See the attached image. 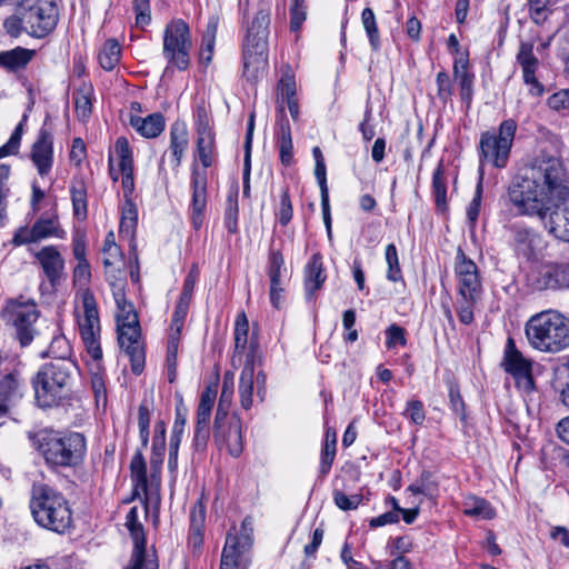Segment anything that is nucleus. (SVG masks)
Returning <instances> with one entry per match:
<instances>
[{"instance_id":"1","label":"nucleus","mask_w":569,"mask_h":569,"mask_svg":"<svg viewBox=\"0 0 569 569\" xmlns=\"http://www.w3.org/2000/svg\"><path fill=\"white\" fill-rule=\"evenodd\" d=\"M508 199L520 214L539 218L550 234L569 242V177L559 158L539 154L522 167Z\"/></svg>"},{"instance_id":"2","label":"nucleus","mask_w":569,"mask_h":569,"mask_svg":"<svg viewBox=\"0 0 569 569\" xmlns=\"http://www.w3.org/2000/svg\"><path fill=\"white\" fill-rule=\"evenodd\" d=\"M124 280L116 278L110 281L112 296L117 305V329L120 347L130 357L131 369L136 375H140L144 366V351L139 341L140 326L138 315L133 305L127 300L124 292Z\"/></svg>"},{"instance_id":"3","label":"nucleus","mask_w":569,"mask_h":569,"mask_svg":"<svg viewBox=\"0 0 569 569\" xmlns=\"http://www.w3.org/2000/svg\"><path fill=\"white\" fill-rule=\"evenodd\" d=\"M59 11L53 0H22L3 28L11 37L27 33L34 38L48 36L57 26Z\"/></svg>"},{"instance_id":"4","label":"nucleus","mask_w":569,"mask_h":569,"mask_svg":"<svg viewBox=\"0 0 569 569\" xmlns=\"http://www.w3.org/2000/svg\"><path fill=\"white\" fill-rule=\"evenodd\" d=\"M30 510L34 521L44 529L63 533L71 527L72 511L68 500L47 483L32 485Z\"/></svg>"},{"instance_id":"5","label":"nucleus","mask_w":569,"mask_h":569,"mask_svg":"<svg viewBox=\"0 0 569 569\" xmlns=\"http://www.w3.org/2000/svg\"><path fill=\"white\" fill-rule=\"evenodd\" d=\"M525 333L533 349L558 353L569 347V319L557 310H545L528 319Z\"/></svg>"},{"instance_id":"6","label":"nucleus","mask_w":569,"mask_h":569,"mask_svg":"<svg viewBox=\"0 0 569 569\" xmlns=\"http://www.w3.org/2000/svg\"><path fill=\"white\" fill-rule=\"evenodd\" d=\"M76 370L71 359H53L41 366L31 381L39 407L50 408L64 399Z\"/></svg>"},{"instance_id":"7","label":"nucleus","mask_w":569,"mask_h":569,"mask_svg":"<svg viewBox=\"0 0 569 569\" xmlns=\"http://www.w3.org/2000/svg\"><path fill=\"white\" fill-rule=\"evenodd\" d=\"M455 278L457 282L456 311L461 323L473 321V310L482 298V281L477 264L458 248L455 259Z\"/></svg>"},{"instance_id":"8","label":"nucleus","mask_w":569,"mask_h":569,"mask_svg":"<svg viewBox=\"0 0 569 569\" xmlns=\"http://www.w3.org/2000/svg\"><path fill=\"white\" fill-rule=\"evenodd\" d=\"M38 450L52 467H76L87 451L86 438L79 432L43 430L37 435Z\"/></svg>"},{"instance_id":"9","label":"nucleus","mask_w":569,"mask_h":569,"mask_svg":"<svg viewBox=\"0 0 569 569\" xmlns=\"http://www.w3.org/2000/svg\"><path fill=\"white\" fill-rule=\"evenodd\" d=\"M197 151L203 168L213 163L214 137L197 138ZM191 223L194 229H200L203 222L207 207L208 177L206 169L200 170L196 164L191 171Z\"/></svg>"},{"instance_id":"10","label":"nucleus","mask_w":569,"mask_h":569,"mask_svg":"<svg viewBox=\"0 0 569 569\" xmlns=\"http://www.w3.org/2000/svg\"><path fill=\"white\" fill-rule=\"evenodd\" d=\"M193 47L192 36L187 22L182 19H173L166 24L163 30L162 54L168 61L164 74L171 68L186 71L190 67V52Z\"/></svg>"},{"instance_id":"11","label":"nucleus","mask_w":569,"mask_h":569,"mask_svg":"<svg viewBox=\"0 0 569 569\" xmlns=\"http://www.w3.org/2000/svg\"><path fill=\"white\" fill-rule=\"evenodd\" d=\"M40 317L37 303L30 299L10 300L4 309L3 319L13 329L14 337L21 347L31 345L39 335L36 323Z\"/></svg>"},{"instance_id":"12","label":"nucleus","mask_w":569,"mask_h":569,"mask_svg":"<svg viewBox=\"0 0 569 569\" xmlns=\"http://www.w3.org/2000/svg\"><path fill=\"white\" fill-rule=\"evenodd\" d=\"M253 527L250 518H244L240 529L228 532L221 555L220 569H248L253 542Z\"/></svg>"},{"instance_id":"13","label":"nucleus","mask_w":569,"mask_h":569,"mask_svg":"<svg viewBox=\"0 0 569 569\" xmlns=\"http://www.w3.org/2000/svg\"><path fill=\"white\" fill-rule=\"evenodd\" d=\"M516 131L517 122L513 119H507L500 123L498 133L483 132L480 137L479 147L485 160L497 168H505L509 159Z\"/></svg>"},{"instance_id":"14","label":"nucleus","mask_w":569,"mask_h":569,"mask_svg":"<svg viewBox=\"0 0 569 569\" xmlns=\"http://www.w3.org/2000/svg\"><path fill=\"white\" fill-rule=\"evenodd\" d=\"M82 303V313L78 315V326L81 339L86 346L87 352L93 360L102 359V349L100 347V320L97 301L89 289L80 293Z\"/></svg>"},{"instance_id":"15","label":"nucleus","mask_w":569,"mask_h":569,"mask_svg":"<svg viewBox=\"0 0 569 569\" xmlns=\"http://www.w3.org/2000/svg\"><path fill=\"white\" fill-rule=\"evenodd\" d=\"M162 462V457H152L150 460L151 466V475H150V483L147 476V467L146 461L141 452H137L130 462V470L132 480L134 482V492L137 495L144 496V513L148 512V505L154 503L159 505L160 497L158 493V489L160 486V465Z\"/></svg>"},{"instance_id":"16","label":"nucleus","mask_w":569,"mask_h":569,"mask_svg":"<svg viewBox=\"0 0 569 569\" xmlns=\"http://www.w3.org/2000/svg\"><path fill=\"white\" fill-rule=\"evenodd\" d=\"M66 234V231L60 227L57 214H43L34 221L31 228L20 227L13 234L12 243L23 246L51 237L64 239Z\"/></svg>"},{"instance_id":"17","label":"nucleus","mask_w":569,"mask_h":569,"mask_svg":"<svg viewBox=\"0 0 569 569\" xmlns=\"http://www.w3.org/2000/svg\"><path fill=\"white\" fill-rule=\"evenodd\" d=\"M502 366L506 372L510 373L519 386L526 390L532 389L531 361L518 350L511 337H508L506 342Z\"/></svg>"},{"instance_id":"18","label":"nucleus","mask_w":569,"mask_h":569,"mask_svg":"<svg viewBox=\"0 0 569 569\" xmlns=\"http://www.w3.org/2000/svg\"><path fill=\"white\" fill-rule=\"evenodd\" d=\"M124 526L130 532L133 540V552L130 560V569H136L138 566H146L148 559H153L158 562L156 551L146 549V537L141 521L139 520L138 507H132L126 516Z\"/></svg>"},{"instance_id":"19","label":"nucleus","mask_w":569,"mask_h":569,"mask_svg":"<svg viewBox=\"0 0 569 569\" xmlns=\"http://www.w3.org/2000/svg\"><path fill=\"white\" fill-rule=\"evenodd\" d=\"M537 290H556L569 287V263H546L531 274Z\"/></svg>"},{"instance_id":"20","label":"nucleus","mask_w":569,"mask_h":569,"mask_svg":"<svg viewBox=\"0 0 569 569\" xmlns=\"http://www.w3.org/2000/svg\"><path fill=\"white\" fill-rule=\"evenodd\" d=\"M243 76L248 81H257L268 67V42H243Z\"/></svg>"},{"instance_id":"21","label":"nucleus","mask_w":569,"mask_h":569,"mask_svg":"<svg viewBox=\"0 0 569 569\" xmlns=\"http://www.w3.org/2000/svg\"><path fill=\"white\" fill-rule=\"evenodd\" d=\"M213 429L217 445L226 448L230 456L239 457L243 450L241 420L232 417L228 423L226 421L214 423Z\"/></svg>"},{"instance_id":"22","label":"nucleus","mask_w":569,"mask_h":569,"mask_svg":"<svg viewBox=\"0 0 569 569\" xmlns=\"http://www.w3.org/2000/svg\"><path fill=\"white\" fill-rule=\"evenodd\" d=\"M517 61L521 67L523 82L529 87L532 96L540 97L545 92L543 84L536 77L539 68V60L533 54V44L521 42L517 54Z\"/></svg>"},{"instance_id":"23","label":"nucleus","mask_w":569,"mask_h":569,"mask_svg":"<svg viewBox=\"0 0 569 569\" xmlns=\"http://www.w3.org/2000/svg\"><path fill=\"white\" fill-rule=\"evenodd\" d=\"M31 160L41 177L50 172L53 164V138L46 128V122L39 130L37 140L32 144Z\"/></svg>"},{"instance_id":"24","label":"nucleus","mask_w":569,"mask_h":569,"mask_svg":"<svg viewBox=\"0 0 569 569\" xmlns=\"http://www.w3.org/2000/svg\"><path fill=\"white\" fill-rule=\"evenodd\" d=\"M114 153L119 160V170L122 173L121 186L126 199H129L134 190L133 157L126 137H119L114 143Z\"/></svg>"},{"instance_id":"25","label":"nucleus","mask_w":569,"mask_h":569,"mask_svg":"<svg viewBox=\"0 0 569 569\" xmlns=\"http://www.w3.org/2000/svg\"><path fill=\"white\" fill-rule=\"evenodd\" d=\"M46 277L50 283H57L64 269V259L54 246H46L39 252L36 253Z\"/></svg>"},{"instance_id":"26","label":"nucleus","mask_w":569,"mask_h":569,"mask_svg":"<svg viewBox=\"0 0 569 569\" xmlns=\"http://www.w3.org/2000/svg\"><path fill=\"white\" fill-rule=\"evenodd\" d=\"M254 356L249 352L239 378V398L242 409L249 410L253 405Z\"/></svg>"},{"instance_id":"27","label":"nucleus","mask_w":569,"mask_h":569,"mask_svg":"<svg viewBox=\"0 0 569 569\" xmlns=\"http://www.w3.org/2000/svg\"><path fill=\"white\" fill-rule=\"evenodd\" d=\"M303 273L306 296L308 300H311L315 292L322 287L327 279L322 256L320 253L312 254L311 259L305 267Z\"/></svg>"},{"instance_id":"28","label":"nucleus","mask_w":569,"mask_h":569,"mask_svg":"<svg viewBox=\"0 0 569 569\" xmlns=\"http://www.w3.org/2000/svg\"><path fill=\"white\" fill-rule=\"evenodd\" d=\"M23 381L17 372H6L0 377V417L8 411L7 401L22 397Z\"/></svg>"},{"instance_id":"29","label":"nucleus","mask_w":569,"mask_h":569,"mask_svg":"<svg viewBox=\"0 0 569 569\" xmlns=\"http://www.w3.org/2000/svg\"><path fill=\"white\" fill-rule=\"evenodd\" d=\"M277 141L280 161L282 164L289 166L293 159V144L290 124L286 118L284 108L282 106L279 108Z\"/></svg>"},{"instance_id":"30","label":"nucleus","mask_w":569,"mask_h":569,"mask_svg":"<svg viewBox=\"0 0 569 569\" xmlns=\"http://www.w3.org/2000/svg\"><path fill=\"white\" fill-rule=\"evenodd\" d=\"M189 144L188 130L184 123L176 122L170 128V152L172 169L177 172Z\"/></svg>"},{"instance_id":"31","label":"nucleus","mask_w":569,"mask_h":569,"mask_svg":"<svg viewBox=\"0 0 569 569\" xmlns=\"http://www.w3.org/2000/svg\"><path fill=\"white\" fill-rule=\"evenodd\" d=\"M130 124L144 138H156L164 130V118L152 113L146 118L131 117Z\"/></svg>"},{"instance_id":"32","label":"nucleus","mask_w":569,"mask_h":569,"mask_svg":"<svg viewBox=\"0 0 569 569\" xmlns=\"http://www.w3.org/2000/svg\"><path fill=\"white\" fill-rule=\"evenodd\" d=\"M269 24L270 11L266 9L259 10L248 28L244 42H268Z\"/></svg>"},{"instance_id":"33","label":"nucleus","mask_w":569,"mask_h":569,"mask_svg":"<svg viewBox=\"0 0 569 569\" xmlns=\"http://www.w3.org/2000/svg\"><path fill=\"white\" fill-rule=\"evenodd\" d=\"M337 453L336 430L328 427L325 433V441L320 453L319 476L325 478L332 467Z\"/></svg>"},{"instance_id":"34","label":"nucleus","mask_w":569,"mask_h":569,"mask_svg":"<svg viewBox=\"0 0 569 569\" xmlns=\"http://www.w3.org/2000/svg\"><path fill=\"white\" fill-rule=\"evenodd\" d=\"M513 242L517 252L529 259L535 254L539 237L530 229L516 227L513 228Z\"/></svg>"},{"instance_id":"35","label":"nucleus","mask_w":569,"mask_h":569,"mask_svg":"<svg viewBox=\"0 0 569 569\" xmlns=\"http://www.w3.org/2000/svg\"><path fill=\"white\" fill-rule=\"evenodd\" d=\"M249 325L244 313L238 316L234 328V352L231 359V365L236 368L241 363L242 355L246 350L248 342Z\"/></svg>"},{"instance_id":"36","label":"nucleus","mask_w":569,"mask_h":569,"mask_svg":"<svg viewBox=\"0 0 569 569\" xmlns=\"http://www.w3.org/2000/svg\"><path fill=\"white\" fill-rule=\"evenodd\" d=\"M217 30L218 18L211 17L208 20L206 31L202 36L201 47L199 51V60L204 66H208L212 61Z\"/></svg>"},{"instance_id":"37","label":"nucleus","mask_w":569,"mask_h":569,"mask_svg":"<svg viewBox=\"0 0 569 569\" xmlns=\"http://www.w3.org/2000/svg\"><path fill=\"white\" fill-rule=\"evenodd\" d=\"M463 513L481 520H490L496 516L491 505L479 497L469 496L463 501Z\"/></svg>"},{"instance_id":"38","label":"nucleus","mask_w":569,"mask_h":569,"mask_svg":"<svg viewBox=\"0 0 569 569\" xmlns=\"http://www.w3.org/2000/svg\"><path fill=\"white\" fill-rule=\"evenodd\" d=\"M34 54L33 50L18 47L10 51L0 52V66L9 70H19L24 68Z\"/></svg>"},{"instance_id":"39","label":"nucleus","mask_w":569,"mask_h":569,"mask_svg":"<svg viewBox=\"0 0 569 569\" xmlns=\"http://www.w3.org/2000/svg\"><path fill=\"white\" fill-rule=\"evenodd\" d=\"M238 187H234L229 191L226 199L224 226L230 233H236L238 231Z\"/></svg>"},{"instance_id":"40","label":"nucleus","mask_w":569,"mask_h":569,"mask_svg":"<svg viewBox=\"0 0 569 569\" xmlns=\"http://www.w3.org/2000/svg\"><path fill=\"white\" fill-rule=\"evenodd\" d=\"M121 49L119 42L116 39H109L104 42L99 52V63L104 70L111 71L118 64Z\"/></svg>"},{"instance_id":"41","label":"nucleus","mask_w":569,"mask_h":569,"mask_svg":"<svg viewBox=\"0 0 569 569\" xmlns=\"http://www.w3.org/2000/svg\"><path fill=\"white\" fill-rule=\"evenodd\" d=\"M277 91H278V100H277L278 109L280 108V106H282L284 108V106H283L284 100L296 98V93H297L296 79H295L293 72L291 71V69L289 67L286 68V70L283 71V73L281 76V79L278 82Z\"/></svg>"},{"instance_id":"42","label":"nucleus","mask_w":569,"mask_h":569,"mask_svg":"<svg viewBox=\"0 0 569 569\" xmlns=\"http://www.w3.org/2000/svg\"><path fill=\"white\" fill-rule=\"evenodd\" d=\"M432 191L436 204L439 209L443 210L447 206V187L443 177V166L440 162L432 174Z\"/></svg>"},{"instance_id":"43","label":"nucleus","mask_w":569,"mask_h":569,"mask_svg":"<svg viewBox=\"0 0 569 569\" xmlns=\"http://www.w3.org/2000/svg\"><path fill=\"white\" fill-rule=\"evenodd\" d=\"M361 21L363 28L368 34L370 46L373 51H377L380 48V37L376 22V16L372 9L365 8L361 13Z\"/></svg>"},{"instance_id":"44","label":"nucleus","mask_w":569,"mask_h":569,"mask_svg":"<svg viewBox=\"0 0 569 569\" xmlns=\"http://www.w3.org/2000/svg\"><path fill=\"white\" fill-rule=\"evenodd\" d=\"M438 483L432 479V473L423 471L420 478L408 487V491L412 495H423L433 497L437 493Z\"/></svg>"},{"instance_id":"45","label":"nucleus","mask_w":569,"mask_h":569,"mask_svg":"<svg viewBox=\"0 0 569 569\" xmlns=\"http://www.w3.org/2000/svg\"><path fill=\"white\" fill-rule=\"evenodd\" d=\"M76 113L79 119H87L91 113V90L82 88L73 93Z\"/></svg>"},{"instance_id":"46","label":"nucleus","mask_w":569,"mask_h":569,"mask_svg":"<svg viewBox=\"0 0 569 569\" xmlns=\"http://www.w3.org/2000/svg\"><path fill=\"white\" fill-rule=\"evenodd\" d=\"M71 200L73 207V214L79 219L87 217V190L82 183L71 188Z\"/></svg>"},{"instance_id":"47","label":"nucleus","mask_w":569,"mask_h":569,"mask_svg":"<svg viewBox=\"0 0 569 569\" xmlns=\"http://www.w3.org/2000/svg\"><path fill=\"white\" fill-rule=\"evenodd\" d=\"M386 261L388 264L387 279L397 282L402 279L401 269L399 266L398 251L393 243L386 247Z\"/></svg>"},{"instance_id":"48","label":"nucleus","mask_w":569,"mask_h":569,"mask_svg":"<svg viewBox=\"0 0 569 569\" xmlns=\"http://www.w3.org/2000/svg\"><path fill=\"white\" fill-rule=\"evenodd\" d=\"M284 271V259L279 250H272L269 256V277L270 283L280 284L281 276Z\"/></svg>"},{"instance_id":"49","label":"nucleus","mask_w":569,"mask_h":569,"mask_svg":"<svg viewBox=\"0 0 569 569\" xmlns=\"http://www.w3.org/2000/svg\"><path fill=\"white\" fill-rule=\"evenodd\" d=\"M196 130L198 138L214 137L211 128V118L204 106L197 107Z\"/></svg>"},{"instance_id":"50","label":"nucleus","mask_w":569,"mask_h":569,"mask_svg":"<svg viewBox=\"0 0 569 569\" xmlns=\"http://www.w3.org/2000/svg\"><path fill=\"white\" fill-rule=\"evenodd\" d=\"M460 89L461 100L469 107L473 97L475 74L472 72L453 76Z\"/></svg>"},{"instance_id":"51","label":"nucleus","mask_w":569,"mask_h":569,"mask_svg":"<svg viewBox=\"0 0 569 569\" xmlns=\"http://www.w3.org/2000/svg\"><path fill=\"white\" fill-rule=\"evenodd\" d=\"M150 418H151V409L147 401H142L139 406L138 411V426L140 431V439L142 442V446L146 447L149 441V426H150Z\"/></svg>"},{"instance_id":"52","label":"nucleus","mask_w":569,"mask_h":569,"mask_svg":"<svg viewBox=\"0 0 569 569\" xmlns=\"http://www.w3.org/2000/svg\"><path fill=\"white\" fill-rule=\"evenodd\" d=\"M26 121L27 114H23L22 120L16 127L8 142L0 147V158L13 154L18 151L23 131V124Z\"/></svg>"},{"instance_id":"53","label":"nucleus","mask_w":569,"mask_h":569,"mask_svg":"<svg viewBox=\"0 0 569 569\" xmlns=\"http://www.w3.org/2000/svg\"><path fill=\"white\" fill-rule=\"evenodd\" d=\"M333 501L339 509H341L343 511H349V510H355L359 507V505L362 501V496L358 495V493L347 496L346 493H343L340 490H335L333 491Z\"/></svg>"},{"instance_id":"54","label":"nucleus","mask_w":569,"mask_h":569,"mask_svg":"<svg viewBox=\"0 0 569 569\" xmlns=\"http://www.w3.org/2000/svg\"><path fill=\"white\" fill-rule=\"evenodd\" d=\"M293 210H292V203L289 197V191L287 188H283L281 190L280 194V203L279 208L276 212V216L279 219V222L282 226H287L290 220L292 219Z\"/></svg>"},{"instance_id":"55","label":"nucleus","mask_w":569,"mask_h":569,"mask_svg":"<svg viewBox=\"0 0 569 569\" xmlns=\"http://www.w3.org/2000/svg\"><path fill=\"white\" fill-rule=\"evenodd\" d=\"M402 415L408 418L410 422L421 426L426 419L423 403L420 400H409Z\"/></svg>"},{"instance_id":"56","label":"nucleus","mask_w":569,"mask_h":569,"mask_svg":"<svg viewBox=\"0 0 569 569\" xmlns=\"http://www.w3.org/2000/svg\"><path fill=\"white\" fill-rule=\"evenodd\" d=\"M437 97L443 103H447L452 97V82L446 71H440L436 77Z\"/></svg>"},{"instance_id":"57","label":"nucleus","mask_w":569,"mask_h":569,"mask_svg":"<svg viewBox=\"0 0 569 569\" xmlns=\"http://www.w3.org/2000/svg\"><path fill=\"white\" fill-rule=\"evenodd\" d=\"M136 26L143 29L151 22L150 0H134Z\"/></svg>"},{"instance_id":"58","label":"nucleus","mask_w":569,"mask_h":569,"mask_svg":"<svg viewBox=\"0 0 569 569\" xmlns=\"http://www.w3.org/2000/svg\"><path fill=\"white\" fill-rule=\"evenodd\" d=\"M71 352L69 341L63 336H57L52 339L48 353L54 359H69L68 356Z\"/></svg>"},{"instance_id":"59","label":"nucleus","mask_w":569,"mask_h":569,"mask_svg":"<svg viewBox=\"0 0 569 569\" xmlns=\"http://www.w3.org/2000/svg\"><path fill=\"white\" fill-rule=\"evenodd\" d=\"M206 522V505L200 497L190 511V529L203 530Z\"/></svg>"},{"instance_id":"60","label":"nucleus","mask_w":569,"mask_h":569,"mask_svg":"<svg viewBox=\"0 0 569 569\" xmlns=\"http://www.w3.org/2000/svg\"><path fill=\"white\" fill-rule=\"evenodd\" d=\"M387 341L386 346L388 349H393L398 345L399 346H406V331L402 327L398 325H391L386 330Z\"/></svg>"},{"instance_id":"61","label":"nucleus","mask_w":569,"mask_h":569,"mask_svg":"<svg viewBox=\"0 0 569 569\" xmlns=\"http://www.w3.org/2000/svg\"><path fill=\"white\" fill-rule=\"evenodd\" d=\"M530 17L536 24H542L547 20V7L549 0H528Z\"/></svg>"},{"instance_id":"62","label":"nucleus","mask_w":569,"mask_h":569,"mask_svg":"<svg viewBox=\"0 0 569 569\" xmlns=\"http://www.w3.org/2000/svg\"><path fill=\"white\" fill-rule=\"evenodd\" d=\"M547 103L552 110L569 112V89L555 92L548 98Z\"/></svg>"},{"instance_id":"63","label":"nucleus","mask_w":569,"mask_h":569,"mask_svg":"<svg viewBox=\"0 0 569 569\" xmlns=\"http://www.w3.org/2000/svg\"><path fill=\"white\" fill-rule=\"evenodd\" d=\"M102 253H103V266L106 268V273H107V279L108 281H112L111 280V270H109V268L113 267L117 262L121 261L122 259V253H121V250L118 247H113V248H102ZM112 278H114V276H112Z\"/></svg>"},{"instance_id":"64","label":"nucleus","mask_w":569,"mask_h":569,"mask_svg":"<svg viewBox=\"0 0 569 569\" xmlns=\"http://www.w3.org/2000/svg\"><path fill=\"white\" fill-rule=\"evenodd\" d=\"M91 387L94 393L97 405L102 402V405L104 406L107 402V390L104 379L101 373L96 372L91 376Z\"/></svg>"}]
</instances>
